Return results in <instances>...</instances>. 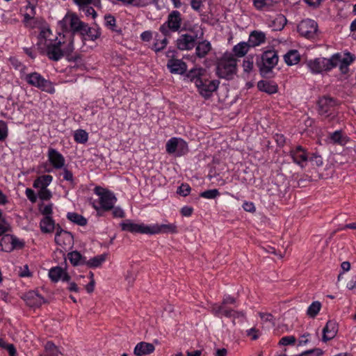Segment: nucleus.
Masks as SVG:
<instances>
[{
	"label": "nucleus",
	"instance_id": "1",
	"mask_svg": "<svg viewBox=\"0 0 356 356\" xmlns=\"http://www.w3.org/2000/svg\"><path fill=\"white\" fill-rule=\"evenodd\" d=\"M184 80L193 83L200 96L205 100H209L213 97L220 83L218 79H212L207 70L200 66H195L189 70Z\"/></svg>",
	"mask_w": 356,
	"mask_h": 356
},
{
	"label": "nucleus",
	"instance_id": "2",
	"mask_svg": "<svg viewBox=\"0 0 356 356\" xmlns=\"http://www.w3.org/2000/svg\"><path fill=\"white\" fill-rule=\"evenodd\" d=\"M71 37L70 32H67L65 35L59 33V38H56L54 40L47 41L46 55L48 58L53 61H58L66 56L70 61H77L79 56L69 57L74 49L73 41L70 39Z\"/></svg>",
	"mask_w": 356,
	"mask_h": 356
},
{
	"label": "nucleus",
	"instance_id": "3",
	"mask_svg": "<svg viewBox=\"0 0 356 356\" xmlns=\"http://www.w3.org/2000/svg\"><path fill=\"white\" fill-rule=\"evenodd\" d=\"M338 99L329 95H323L318 98L316 106L317 112L323 120L329 123L340 124L343 120L339 115Z\"/></svg>",
	"mask_w": 356,
	"mask_h": 356
},
{
	"label": "nucleus",
	"instance_id": "4",
	"mask_svg": "<svg viewBox=\"0 0 356 356\" xmlns=\"http://www.w3.org/2000/svg\"><path fill=\"white\" fill-rule=\"evenodd\" d=\"M278 62L277 52L274 49H269L256 56L255 65L262 78L270 79L275 76L273 70Z\"/></svg>",
	"mask_w": 356,
	"mask_h": 356
},
{
	"label": "nucleus",
	"instance_id": "5",
	"mask_svg": "<svg viewBox=\"0 0 356 356\" xmlns=\"http://www.w3.org/2000/svg\"><path fill=\"white\" fill-rule=\"evenodd\" d=\"M60 26L63 31L61 35H65L67 32H70L72 33L70 39L74 42L76 33L81 35L82 31H85L86 23L82 22L76 14L67 13L60 22Z\"/></svg>",
	"mask_w": 356,
	"mask_h": 356
},
{
	"label": "nucleus",
	"instance_id": "6",
	"mask_svg": "<svg viewBox=\"0 0 356 356\" xmlns=\"http://www.w3.org/2000/svg\"><path fill=\"white\" fill-rule=\"evenodd\" d=\"M237 59L231 54L224 55L216 66V74L220 79L230 80L236 72Z\"/></svg>",
	"mask_w": 356,
	"mask_h": 356
},
{
	"label": "nucleus",
	"instance_id": "7",
	"mask_svg": "<svg viewBox=\"0 0 356 356\" xmlns=\"http://www.w3.org/2000/svg\"><path fill=\"white\" fill-rule=\"evenodd\" d=\"M20 78L25 81L28 85L49 94H54L56 92L52 83L49 79H46L38 72L22 73L21 71Z\"/></svg>",
	"mask_w": 356,
	"mask_h": 356
},
{
	"label": "nucleus",
	"instance_id": "8",
	"mask_svg": "<svg viewBox=\"0 0 356 356\" xmlns=\"http://www.w3.org/2000/svg\"><path fill=\"white\" fill-rule=\"evenodd\" d=\"M94 193L99 197L98 200L95 201L103 210L111 211L118 201L115 193L112 191L99 186L95 187Z\"/></svg>",
	"mask_w": 356,
	"mask_h": 356
},
{
	"label": "nucleus",
	"instance_id": "9",
	"mask_svg": "<svg viewBox=\"0 0 356 356\" xmlns=\"http://www.w3.org/2000/svg\"><path fill=\"white\" fill-rule=\"evenodd\" d=\"M182 24L181 14L178 10H172L168 15L167 20L159 27V31L165 37L169 36L170 31H179Z\"/></svg>",
	"mask_w": 356,
	"mask_h": 356
},
{
	"label": "nucleus",
	"instance_id": "10",
	"mask_svg": "<svg viewBox=\"0 0 356 356\" xmlns=\"http://www.w3.org/2000/svg\"><path fill=\"white\" fill-rule=\"evenodd\" d=\"M343 54L342 56L341 53H335L331 56V58L333 59L332 63L336 67L339 65L340 72L345 75L349 72V66L355 62L356 56L347 50Z\"/></svg>",
	"mask_w": 356,
	"mask_h": 356
},
{
	"label": "nucleus",
	"instance_id": "11",
	"mask_svg": "<svg viewBox=\"0 0 356 356\" xmlns=\"http://www.w3.org/2000/svg\"><path fill=\"white\" fill-rule=\"evenodd\" d=\"M333 59L323 57L316 58L309 60L307 63L308 68L312 74H321L323 72H330L336 67V65L332 63Z\"/></svg>",
	"mask_w": 356,
	"mask_h": 356
},
{
	"label": "nucleus",
	"instance_id": "12",
	"mask_svg": "<svg viewBox=\"0 0 356 356\" xmlns=\"http://www.w3.org/2000/svg\"><path fill=\"white\" fill-rule=\"evenodd\" d=\"M165 150L169 154L182 156L188 152L187 143L181 138L172 137L165 144Z\"/></svg>",
	"mask_w": 356,
	"mask_h": 356
},
{
	"label": "nucleus",
	"instance_id": "13",
	"mask_svg": "<svg viewBox=\"0 0 356 356\" xmlns=\"http://www.w3.org/2000/svg\"><path fill=\"white\" fill-rule=\"evenodd\" d=\"M310 152L307 149L302 145H296L291 147L289 151V156L292 159L294 163L300 166L301 168H305L309 159Z\"/></svg>",
	"mask_w": 356,
	"mask_h": 356
},
{
	"label": "nucleus",
	"instance_id": "14",
	"mask_svg": "<svg viewBox=\"0 0 356 356\" xmlns=\"http://www.w3.org/2000/svg\"><path fill=\"white\" fill-rule=\"evenodd\" d=\"M121 229L131 234H141L151 235V224L136 223L133 220L127 219L120 224Z\"/></svg>",
	"mask_w": 356,
	"mask_h": 356
},
{
	"label": "nucleus",
	"instance_id": "15",
	"mask_svg": "<svg viewBox=\"0 0 356 356\" xmlns=\"http://www.w3.org/2000/svg\"><path fill=\"white\" fill-rule=\"evenodd\" d=\"M298 31L304 37L314 38L318 31V24L314 20L307 19L299 24Z\"/></svg>",
	"mask_w": 356,
	"mask_h": 356
},
{
	"label": "nucleus",
	"instance_id": "16",
	"mask_svg": "<svg viewBox=\"0 0 356 356\" xmlns=\"http://www.w3.org/2000/svg\"><path fill=\"white\" fill-rule=\"evenodd\" d=\"M166 66L170 72L174 74H180L185 76L188 72L187 64L181 59L172 58L168 60Z\"/></svg>",
	"mask_w": 356,
	"mask_h": 356
},
{
	"label": "nucleus",
	"instance_id": "17",
	"mask_svg": "<svg viewBox=\"0 0 356 356\" xmlns=\"http://www.w3.org/2000/svg\"><path fill=\"white\" fill-rule=\"evenodd\" d=\"M197 35L181 34L176 41V46L181 51L193 49L196 43Z\"/></svg>",
	"mask_w": 356,
	"mask_h": 356
},
{
	"label": "nucleus",
	"instance_id": "18",
	"mask_svg": "<svg viewBox=\"0 0 356 356\" xmlns=\"http://www.w3.org/2000/svg\"><path fill=\"white\" fill-rule=\"evenodd\" d=\"M350 139L342 129L330 132L327 135V143L332 145L345 146Z\"/></svg>",
	"mask_w": 356,
	"mask_h": 356
},
{
	"label": "nucleus",
	"instance_id": "19",
	"mask_svg": "<svg viewBox=\"0 0 356 356\" xmlns=\"http://www.w3.org/2000/svg\"><path fill=\"white\" fill-rule=\"evenodd\" d=\"M48 161L54 168L58 170L65 166V159L63 155L57 149L49 147L47 152Z\"/></svg>",
	"mask_w": 356,
	"mask_h": 356
},
{
	"label": "nucleus",
	"instance_id": "20",
	"mask_svg": "<svg viewBox=\"0 0 356 356\" xmlns=\"http://www.w3.org/2000/svg\"><path fill=\"white\" fill-rule=\"evenodd\" d=\"M178 232L177 226L174 223L168 224H151V235L160 234H177Z\"/></svg>",
	"mask_w": 356,
	"mask_h": 356
},
{
	"label": "nucleus",
	"instance_id": "21",
	"mask_svg": "<svg viewBox=\"0 0 356 356\" xmlns=\"http://www.w3.org/2000/svg\"><path fill=\"white\" fill-rule=\"evenodd\" d=\"M22 298L29 307L40 306L45 302L44 298L38 293V291H27Z\"/></svg>",
	"mask_w": 356,
	"mask_h": 356
},
{
	"label": "nucleus",
	"instance_id": "22",
	"mask_svg": "<svg viewBox=\"0 0 356 356\" xmlns=\"http://www.w3.org/2000/svg\"><path fill=\"white\" fill-rule=\"evenodd\" d=\"M338 332V324L335 321L330 320L323 329L322 341L327 342L335 337Z\"/></svg>",
	"mask_w": 356,
	"mask_h": 356
},
{
	"label": "nucleus",
	"instance_id": "23",
	"mask_svg": "<svg viewBox=\"0 0 356 356\" xmlns=\"http://www.w3.org/2000/svg\"><path fill=\"white\" fill-rule=\"evenodd\" d=\"M154 350L155 347L152 343L141 341L136 345L134 353L136 356H144L152 353Z\"/></svg>",
	"mask_w": 356,
	"mask_h": 356
},
{
	"label": "nucleus",
	"instance_id": "24",
	"mask_svg": "<svg viewBox=\"0 0 356 356\" xmlns=\"http://www.w3.org/2000/svg\"><path fill=\"white\" fill-rule=\"evenodd\" d=\"M257 86L259 90L268 95L275 94L278 91V86L274 81L261 80L257 82Z\"/></svg>",
	"mask_w": 356,
	"mask_h": 356
},
{
	"label": "nucleus",
	"instance_id": "25",
	"mask_svg": "<svg viewBox=\"0 0 356 356\" xmlns=\"http://www.w3.org/2000/svg\"><path fill=\"white\" fill-rule=\"evenodd\" d=\"M266 34L262 31H253L250 33L248 38V44L251 48L261 45L266 42Z\"/></svg>",
	"mask_w": 356,
	"mask_h": 356
},
{
	"label": "nucleus",
	"instance_id": "26",
	"mask_svg": "<svg viewBox=\"0 0 356 356\" xmlns=\"http://www.w3.org/2000/svg\"><path fill=\"white\" fill-rule=\"evenodd\" d=\"M277 1L275 0H252V5L259 11H271Z\"/></svg>",
	"mask_w": 356,
	"mask_h": 356
},
{
	"label": "nucleus",
	"instance_id": "27",
	"mask_svg": "<svg viewBox=\"0 0 356 356\" xmlns=\"http://www.w3.org/2000/svg\"><path fill=\"white\" fill-rule=\"evenodd\" d=\"M211 50V44L210 42L204 40L198 42L195 47V55L199 58H203Z\"/></svg>",
	"mask_w": 356,
	"mask_h": 356
},
{
	"label": "nucleus",
	"instance_id": "28",
	"mask_svg": "<svg viewBox=\"0 0 356 356\" xmlns=\"http://www.w3.org/2000/svg\"><path fill=\"white\" fill-rule=\"evenodd\" d=\"M250 48L248 42H241L233 47L232 55L234 58H242L247 54Z\"/></svg>",
	"mask_w": 356,
	"mask_h": 356
},
{
	"label": "nucleus",
	"instance_id": "29",
	"mask_svg": "<svg viewBox=\"0 0 356 356\" xmlns=\"http://www.w3.org/2000/svg\"><path fill=\"white\" fill-rule=\"evenodd\" d=\"M53 177L50 175H44L38 177L33 183V186L35 188H47V187L52 182Z\"/></svg>",
	"mask_w": 356,
	"mask_h": 356
},
{
	"label": "nucleus",
	"instance_id": "30",
	"mask_svg": "<svg viewBox=\"0 0 356 356\" xmlns=\"http://www.w3.org/2000/svg\"><path fill=\"white\" fill-rule=\"evenodd\" d=\"M41 232L49 234L55 229V221L51 216H44L40 222Z\"/></svg>",
	"mask_w": 356,
	"mask_h": 356
},
{
	"label": "nucleus",
	"instance_id": "31",
	"mask_svg": "<svg viewBox=\"0 0 356 356\" xmlns=\"http://www.w3.org/2000/svg\"><path fill=\"white\" fill-rule=\"evenodd\" d=\"M62 169V172L60 173V175L63 176V180L67 181L69 188L70 189H74L77 185V180L74 177L73 172L70 170L67 167L64 166Z\"/></svg>",
	"mask_w": 356,
	"mask_h": 356
},
{
	"label": "nucleus",
	"instance_id": "32",
	"mask_svg": "<svg viewBox=\"0 0 356 356\" xmlns=\"http://www.w3.org/2000/svg\"><path fill=\"white\" fill-rule=\"evenodd\" d=\"M49 277L53 282H58L60 279L65 280L68 278L63 268L60 266L51 268L49 271Z\"/></svg>",
	"mask_w": 356,
	"mask_h": 356
},
{
	"label": "nucleus",
	"instance_id": "33",
	"mask_svg": "<svg viewBox=\"0 0 356 356\" xmlns=\"http://www.w3.org/2000/svg\"><path fill=\"white\" fill-rule=\"evenodd\" d=\"M284 60L289 66L296 65L300 60V55L298 50L291 49L284 56Z\"/></svg>",
	"mask_w": 356,
	"mask_h": 356
},
{
	"label": "nucleus",
	"instance_id": "34",
	"mask_svg": "<svg viewBox=\"0 0 356 356\" xmlns=\"http://www.w3.org/2000/svg\"><path fill=\"white\" fill-rule=\"evenodd\" d=\"M68 259L73 266L86 264V257H83L79 252L75 250L68 254Z\"/></svg>",
	"mask_w": 356,
	"mask_h": 356
},
{
	"label": "nucleus",
	"instance_id": "35",
	"mask_svg": "<svg viewBox=\"0 0 356 356\" xmlns=\"http://www.w3.org/2000/svg\"><path fill=\"white\" fill-rule=\"evenodd\" d=\"M67 218L79 226H86L88 223V220L84 216L75 212H68Z\"/></svg>",
	"mask_w": 356,
	"mask_h": 356
},
{
	"label": "nucleus",
	"instance_id": "36",
	"mask_svg": "<svg viewBox=\"0 0 356 356\" xmlns=\"http://www.w3.org/2000/svg\"><path fill=\"white\" fill-rule=\"evenodd\" d=\"M104 26L113 32L120 33L121 30L118 28L116 19L111 14L104 15Z\"/></svg>",
	"mask_w": 356,
	"mask_h": 356
},
{
	"label": "nucleus",
	"instance_id": "37",
	"mask_svg": "<svg viewBox=\"0 0 356 356\" xmlns=\"http://www.w3.org/2000/svg\"><path fill=\"white\" fill-rule=\"evenodd\" d=\"M81 37H84L86 35L91 40H95L99 38L101 35V31L99 28H93L89 27L88 24H86V27L85 28V31H82L81 33Z\"/></svg>",
	"mask_w": 356,
	"mask_h": 356
},
{
	"label": "nucleus",
	"instance_id": "38",
	"mask_svg": "<svg viewBox=\"0 0 356 356\" xmlns=\"http://www.w3.org/2000/svg\"><path fill=\"white\" fill-rule=\"evenodd\" d=\"M212 312L214 315L218 316L223 315L227 318H232L233 309H227L223 305H214L212 307Z\"/></svg>",
	"mask_w": 356,
	"mask_h": 356
},
{
	"label": "nucleus",
	"instance_id": "39",
	"mask_svg": "<svg viewBox=\"0 0 356 356\" xmlns=\"http://www.w3.org/2000/svg\"><path fill=\"white\" fill-rule=\"evenodd\" d=\"M74 140L77 143L85 144L88 140V134L83 129H77L74 133Z\"/></svg>",
	"mask_w": 356,
	"mask_h": 356
},
{
	"label": "nucleus",
	"instance_id": "40",
	"mask_svg": "<svg viewBox=\"0 0 356 356\" xmlns=\"http://www.w3.org/2000/svg\"><path fill=\"white\" fill-rule=\"evenodd\" d=\"M243 72L246 74H250L254 70V56L249 55L245 57L242 65Z\"/></svg>",
	"mask_w": 356,
	"mask_h": 356
},
{
	"label": "nucleus",
	"instance_id": "41",
	"mask_svg": "<svg viewBox=\"0 0 356 356\" xmlns=\"http://www.w3.org/2000/svg\"><path fill=\"white\" fill-rule=\"evenodd\" d=\"M56 234H55V243L56 244L62 243L61 237L63 235H66L68 238L71 237V232L64 230L58 224L55 225Z\"/></svg>",
	"mask_w": 356,
	"mask_h": 356
},
{
	"label": "nucleus",
	"instance_id": "42",
	"mask_svg": "<svg viewBox=\"0 0 356 356\" xmlns=\"http://www.w3.org/2000/svg\"><path fill=\"white\" fill-rule=\"evenodd\" d=\"M106 257L104 255L101 254L93 258H91L89 260H86V265H87L90 268H97L102 265V264L105 261Z\"/></svg>",
	"mask_w": 356,
	"mask_h": 356
},
{
	"label": "nucleus",
	"instance_id": "43",
	"mask_svg": "<svg viewBox=\"0 0 356 356\" xmlns=\"http://www.w3.org/2000/svg\"><path fill=\"white\" fill-rule=\"evenodd\" d=\"M73 1L79 8L84 6H93L98 8L102 7L101 0H73Z\"/></svg>",
	"mask_w": 356,
	"mask_h": 356
},
{
	"label": "nucleus",
	"instance_id": "44",
	"mask_svg": "<svg viewBox=\"0 0 356 356\" xmlns=\"http://www.w3.org/2000/svg\"><path fill=\"white\" fill-rule=\"evenodd\" d=\"M12 235H4L0 241V246L1 250L6 252H11V241Z\"/></svg>",
	"mask_w": 356,
	"mask_h": 356
},
{
	"label": "nucleus",
	"instance_id": "45",
	"mask_svg": "<svg viewBox=\"0 0 356 356\" xmlns=\"http://www.w3.org/2000/svg\"><path fill=\"white\" fill-rule=\"evenodd\" d=\"M47 356H58L61 354L58 348L51 341H48L44 346Z\"/></svg>",
	"mask_w": 356,
	"mask_h": 356
},
{
	"label": "nucleus",
	"instance_id": "46",
	"mask_svg": "<svg viewBox=\"0 0 356 356\" xmlns=\"http://www.w3.org/2000/svg\"><path fill=\"white\" fill-rule=\"evenodd\" d=\"M321 308V304L318 301L313 302L308 307L307 314L311 317L314 318L319 312Z\"/></svg>",
	"mask_w": 356,
	"mask_h": 356
},
{
	"label": "nucleus",
	"instance_id": "47",
	"mask_svg": "<svg viewBox=\"0 0 356 356\" xmlns=\"http://www.w3.org/2000/svg\"><path fill=\"white\" fill-rule=\"evenodd\" d=\"M220 195V193L218 189H209L204 191L200 193V197L208 199V200H213L216 199V197H219Z\"/></svg>",
	"mask_w": 356,
	"mask_h": 356
},
{
	"label": "nucleus",
	"instance_id": "48",
	"mask_svg": "<svg viewBox=\"0 0 356 356\" xmlns=\"http://www.w3.org/2000/svg\"><path fill=\"white\" fill-rule=\"evenodd\" d=\"M309 161L312 163V165H316L317 167H320L323 164L322 156L316 152H312L309 154Z\"/></svg>",
	"mask_w": 356,
	"mask_h": 356
},
{
	"label": "nucleus",
	"instance_id": "49",
	"mask_svg": "<svg viewBox=\"0 0 356 356\" xmlns=\"http://www.w3.org/2000/svg\"><path fill=\"white\" fill-rule=\"evenodd\" d=\"M11 241V252L14 250H21L25 246V242L23 240H20L16 236L12 235Z\"/></svg>",
	"mask_w": 356,
	"mask_h": 356
},
{
	"label": "nucleus",
	"instance_id": "50",
	"mask_svg": "<svg viewBox=\"0 0 356 356\" xmlns=\"http://www.w3.org/2000/svg\"><path fill=\"white\" fill-rule=\"evenodd\" d=\"M168 44V40L166 38L163 40L159 41L157 40L152 45V49L154 50L156 53L160 52L163 50Z\"/></svg>",
	"mask_w": 356,
	"mask_h": 356
},
{
	"label": "nucleus",
	"instance_id": "51",
	"mask_svg": "<svg viewBox=\"0 0 356 356\" xmlns=\"http://www.w3.org/2000/svg\"><path fill=\"white\" fill-rule=\"evenodd\" d=\"M191 191V188L187 183H182L177 188V193L181 196L186 197Z\"/></svg>",
	"mask_w": 356,
	"mask_h": 356
},
{
	"label": "nucleus",
	"instance_id": "52",
	"mask_svg": "<svg viewBox=\"0 0 356 356\" xmlns=\"http://www.w3.org/2000/svg\"><path fill=\"white\" fill-rule=\"evenodd\" d=\"M8 136V127L7 123L0 120V141H4Z\"/></svg>",
	"mask_w": 356,
	"mask_h": 356
},
{
	"label": "nucleus",
	"instance_id": "53",
	"mask_svg": "<svg viewBox=\"0 0 356 356\" xmlns=\"http://www.w3.org/2000/svg\"><path fill=\"white\" fill-rule=\"evenodd\" d=\"M93 6H84L83 7L79 8L80 10L83 11L86 16L89 17L91 16L93 19H95L97 16V12L93 8Z\"/></svg>",
	"mask_w": 356,
	"mask_h": 356
},
{
	"label": "nucleus",
	"instance_id": "54",
	"mask_svg": "<svg viewBox=\"0 0 356 356\" xmlns=\"http://www.w3.org/2000/svg\"><path fill=\"white\" fill-rule=\"evenodd\" d=\"M38 195L41 200L48 201L52 197V193L48 188H43L39 190Z\"/></svg>",
	"mask_w": 356,
	"mask_h": 356
},
{
	"label": "nucleus",
	"instance_id": "55",
	"mask_svg": "<svg viewBox=\"0 0 356 356\" xmlns=\"http://www.w3.org/2000/svg\"><path fill=\"white\" fill-rule=\"evenodd\" d=\"M323 351L321 348H314L302 352L301 354L296 356H321Z\"/></svg>",
	"mask_w": 356,
	"mask_h": 356
},
{
	"label": "nucleus",
	"instance_id": "56",
	"mask_svg": "<svg viewBox=\"0 0 356 356\" xmlns=\"http://www.w3.org/2000/svg\"><path fill=\"white\" fill-rule=\"evenodd\" d=\"M296 341V339L293 336H287L282 337L280 341L279 345L287 346L294 344Z\"/></svg>",
	"mask_w": 356,
	"mask_h": 356
},
{
	"label": "nucleus",
	"instance_id": "57",
	"mask_svg": "<svg viewBox=\"0 0 356 356\" xmlns=\"http://www.w3.org/2000/svg\"><path fill=\"white\" fill-rule=\"evenodd\" d=\"M25 194L31 203H35L37 202L38 196L33 189L27 188L25 191Z\"/></svg>",
	"mask_w": 356,
	"mask_h": 356
},
{
	"label": "nucleus",
	"instance_id": "58",
	"mask_svg": "<svg viewBox=\"0 0 356 356\" xmlns=\"http://www.w3.org/2000/svg\"><path fill=\"white\" fill-rule=\"evenodd\" d=\"M111 211H112V214L114 218H124L125 213L124 210L119 206L115 207L113 206V209H112Z\"/></svg>",
	"mask_w": 356,
	"mask_h": 356
},
{
	"label": "nucleus",
	"instance_id": "59",
	"mask_svg": "<svg viewBox=\"0 0 356 356\" xmlns=\"http://www.w3.org/2000/svg\"><path fill=\"white\" fill-rule=\"evenodd\" d=\"M242 208L244 211L250 213H254L256 211V207L252 202L244 201L242 205Z\"/></svg>",
	"mask_w": 356,
	"mask_h": 356
},
{
	"label": "nucleus",
	"instance_id": "60",
	"mask_svg": "<svg viewBox=\"0 0 356 356\" xmlns=\"http://www.w3.org/2000/svg\"><path fill=\"white\" fill-rule=\"evenodd\" d=\"M40 213L44 216H51L53 213V204H49L42 209L40 207Z\"/></svg>",
	"mask_w": 356,
	"mask_h": 356
},
{
	"label": "nucleus",
	"instance_id": "61",
	"mask_svg": "<svg viewBox=\"0 0 356 356\" xmlns=\"http://www.w3.org/2000/svg\"><path fill=\"white\" fill-rule=\"evenodd\" d=\"M10 230V226L6 219L0 222V236Z\"/></svg>",
	"mask_w": 356,
	"mask_h": 356
},
{
	"label": "nucleus",
	"instance_id": "62",
	"mask_svg": "<svg viewBox=\"0 0 356 356\" xmlns=\"http://www.w3.org/2000/svg\"><path fill=\"white\" fill-rule=\"evenodd\" d=\"M259 314L261 319H263L264 321H265L266 322L271 323L273 326H275V318L271 314L260 312Z\"/></svg>",
	"mask_w": 356,
	"mask_h": 356
},
{
	"label": "nucleus",
	"instance_id": "63",
	"mask_svg": "<svg viewBox=\"0 0 356 356\" xmlns=\"http://www.w3.org/2000/svg\"><path fill=\"white\" fill-rule=\"evenodd\" d=\"M193 208L189 206H184L180 210V213L182 216L190 217L193 213Z\"/></svg>",
	"mask_w": 356,
	"mask_h": 356
},
{
	"label": "nucleus",
	"instance_id": "64",
	"mask_svg": "<svg viewBox=\"0 0 356 356\" xmlns=\"http://www.w3.org/2000/svg\"><path fill=\"white\" fill-rule=\"evenodd\" d=\"M23 51L32 60H34L37 56V52L32 47H24Z\"/></svg>",
	"mask_w": 356,
	"mask_h": 356
}]
</instances>
